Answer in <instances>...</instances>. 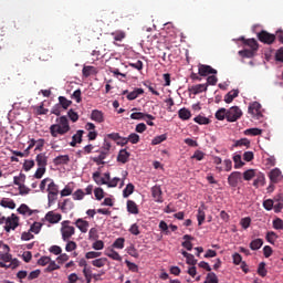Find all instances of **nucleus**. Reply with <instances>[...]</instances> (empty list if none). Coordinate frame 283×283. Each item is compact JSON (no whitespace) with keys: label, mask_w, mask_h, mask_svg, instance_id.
I'll use <instances>...</instances> for the list:
<instances>
[{"label":"nucleus","mask_w":283,"mask_h":283,"mask_svg":"<svg viewBox=\"0 0 283 283\" xmlns=\"http://www.w3.org/2000/svg\"><path fill=\"white\" fill-rule=\"evenodd\" d=\"M0 249H3V253H0V269H18L20 262L18 259H12V254H10V245L3 243L0 240Z\"/></svg>","instance_id":"1"},{"label":"nucleus","mask_w":283,"mask_h":283,"mask_svg":"<svg viewBox=\"0 0 283 283\" xmlns=\"http://www.w3.org/2000/svg\"><path fill=\"white\" fill-rule=\"evenodd\" d=\"M57 124H53L50 126V134L52 138H59V136H65L72 127H70V119L66 116H61L56 118Z\"/></svg>","instance_id":"2"},{"label":"nucleus","mask_w":283,"mask_h":283,"mask_svg":"<svg viewBox=\"0 0 283 283\" xmlns=\"http://www.w3.org/2000/svg\"><path fill=\"white\" fill-rule=\"evenodd\" d=\"M70 224H71L70 220L62 221L61 223L62 227L60 231H61L62 240L64 242H70V239L72 238V235L76 233V229Z\"/></svg>","instance_id":"3"},{"label":"nucleus","mask_w":283,"mask_h":283,"mask_svg":"<svg viewBox=\"0 0 283 283\" xmlns=\"http://www.w3.org/2000/svg\"><path fill=\"white\" fill-rule=\"evenodd\" d=\"M248 114L254 118V120H260L262 118V105L259 102H253L248 107Z\"/></svg>","instance_id":"4"},{"label":"nucleus","mask_w":283,"mask_h":283,"mask_svg":"<svg viewBox=\"0 0 283 283\" xmlns=\"http://www.w3.org/2000/svg\"><path fill=\"white\" fill-rule=\"evenodd\" d=\"M242 109L238 106H232L228 109L227 120L228 123H237L242 118Z\"/></svg>","instance_id":"5"},{"label":"nucleus","mask_w":283,"mask_h":283,"mask_svg":"<svg viewBox=\"0 0 283 283\" xmlns=\"http://www.w3.org/2000/svg\"><path fill=\"white\" fill-rule=\"evenodd\" d=\"M48 193L49 205L54 203L56 201V196H59V186L54 184V180H51L49 184Z\"/></svg>","instance_id":"6"},{"label":"nucleus","mask_w":283,"mask_h":283,"mask_svg":"<svg viewBox=\"0 0 283 283\" xmlns=\"http://www.w3.org/2000/svg\"><path fill=\"white\" fill-rule=\"evenodd\" d=\"M17 227H19V218L17 214L12 213L11 217L7 218L6 220L4 231L10 233V231H14Z\"/></svg>","instance_id":"7"},{"label":"nucleus","mask_w":283,"mask_h":283,"mask_svg":"<svg viewBox=\"0 0 283 283\" xmlns=\"http://www.w3.org/2000/svg\"><path fill=\"white\" fill-rule=\"evenodd\" d=\"M258 39L261 43H265L266 45L275 43V34H271L268 31H261L258 33Z\"/></svg>","instance_id":"8"},{"label":"nucleus","mask_w":283,"mask_h":283,"mask_svg":"<svg viewBox=\"0 0 283 283\" xmlns=\"http://www.w3.org/2000/svg\"><path fill=\"white\" fill-rule=\"evenodd\" d=\"M242 180V172L240 171H233L229 177H228V184L230 187H238V184Z\"/></svg>","instance_id":"9"},{"label":"nucleus","mask_w":283,"mask_h":283,"mask_svg":"<svg viewBox=\"0 0 283 283\" xmlns=\"http://www.w3.org/2000/svg\"><path fill=\"white\" fill-rule=\"evenodd\" d=\"M63 219V216L61 213H55L54 211H49L45 214L46 222H50V224H59V221Z\"/></svg>","instance_id":"10"},{"label":"nucleus","mask_w":283,"mask_h":283,"mask_svg":"<svg viewBox=\"0 0 283 283\" xmlns=\"http://www.w3.org/2000/svg\"><path fill=\"white\" fill-rule=\"evenodd\" d=\"M209 74H218V71L207 64H199V75L209 76Z\"/></svg>","instance_id":"11"},{"label":"nucleus","mask_w":283,"mask_h":283,"mask_svg":"<svg viewBox=\"0 0 283 283\" xmlns=\"http://www.w3.org/2000/svg\"><path fill=\"white\" fill-rule=\"evenodd\" d=\"M91 120H94V123H105V113L99 109H93L91 113Z\"/></svg>","instance_id":"12"},{"label":"nucleus","mask_w":283,"mask_h":283,"mask_svg":"<svg viewBox=\"0 0 283 283\" xmlns=\"http://www.w3.org/2000/svg\"><path fill=\"white\" fill-rule=\"evenodd\" d=\"M83 134H85V130H77L76 134L72 136V142L70 143V146L76 147V145H81V143H83Z\"/></svg>","instance_id":"13"},{"label":"nucleus","mask_w":283,"mask_h":283,"mask_svg":"<svg viewBox=\"0 0 283 283\" xmlns=\"http://www.w3.org/2000/svg\"><path fill=\"white\" fill-rule=\"evenodd\" d=\"M151 196L155 202H163V189H160V186H154L151 188Z\"/></svg>","instance_id":"14"},{"label":"nucleus","mask_w":283,"mask_h":283,"mask_svg":"<svg viewBox=\"0 0 283 283\" xmlns=\"http://www.w3.org/2000/svg\"><path fill=\"white\" fill-rule=\"evenodd\" d=\"M59 208L62 213H67V211H72V209H74V202L70 199H65L62 203H59Z\"/></svg>","instance_id":"15"},{"label":"nucleus","mask_w":283,"mask_h":283,"mask_svg":"<svg viewBox=\"0 0 283 283\" xmlns=\"http://www.w3.org/2000/svg\"><path fill=\"white\" fill-rule=\"evenodd\" d=\"M18 213H21V216H33V213H39V210H32L30 207H28V205L22 203L18 208Z\"/></svg>","instance_id":"16"},{"label":"nucleus","mask_w":283,"mask_h":283,"mask_svg":"<svg viewBox=\"0 0 283 283\" xmlns=\"http://www.w3.org/2000/svg\"><path fill=\"white\" fill-rule=\"evenodd\" d=\"M70 163V155H60L53 159V165L59 167L61 165H69Z\"/></svg>","instance_id":"17"},{"label":"nucleus","mask_w":283,"mask_h":283,"mask_svg":"<svg viewBox=\"0 0 283 283\" xmlns=\"http://www.w3.org/2000/svg\"><path fill=\"white\" fill-rule=\"evenodd\" d=\"M130 118L132 120H145V118H148L149 120H156V117L145 113H133Z\"/></svg>","instance_id":"18"},{"label":"nucleus","mask_w":283,"mask_h":283,"mask_svg":"<svg viewBox=\"0 0 283 283\" xmlns=\"http://www.w3.org/2000/svg\"><path fill=\"white\" fill-rule=\"evenodd\" d=\"M35 163L38 167H42V168L48 167V156L45 155V153L38 154L35 157Z\"/></svg>","instance_id":"19"},{"label":"nucleus","mask_w":283,"mask_h":283,"mask_svg":"<svg viewBox=\"0 0 283 283\" xmlns=\"http://www.w3.org/2000/svg\"><path fill=\"white\" fill-rule=\"evenodd\" d=\"M75 227H77L81 233H87V229H90V222L83 219H77L75 221Z\"/></svg>","instance_id":"20"},{"label":"nucleus","mask_w":283,"mask_h":283,"mask_svg":"<svg viewBox=\"0 0 283 283\" xmlns=\"http://www.w3.org/2000/svg\"><path fill=\"white\" fill-rule=\"evenodd\" d=\"M129 151L127 149H120L118 155H117V163H122L125 165L129 160Z\"/></svg>","instance_id":"21"},{"label":"nucleus","mask_w":283,"mask_h":283,"mask_svg":"<svg viewBox=\"0 0 283 283\" xmlns=\"http://www.w3.org/2000/svg\"><path fill=\"white\" fill-rule=\"evenodd\" d=\"M181 254L184 255V258H186V262L190 266H196L198 264V260H196V256H193V254L187 251H182Z\"/></svg>","instance_id":"22"},{"label":"nucleus","mask_w":283,"mask_h":283,"mask_svg":"<svg viewBox=\"0 0 283 283\" xmlns=\"http://www.w3.org/2000/svg\"><path fill=\"white\" fill-rule=\"evenodd\" d=\"M280 176H282V171L280 170V168H274L273 170H271L270 171L271 182H273L274 185H276V182H280Z\"/></svg>","instance_id":"23"},{"label":"nucleus","mask_w":283,"mask_h":283,"mask_svg":"<svg viewBox=\"0 0 283 283\" xmlns=\"http://www.w3.org/2000/svg\"><path fill=\"white\" fill-rule=\"evenodd\" d=\"M142 94H145V90L135 88L133 92L126 95V98L127 101H136V98H138V96H142Z\"/></svg>","instance_id":"24"},{"label":"nucleus","mask_w":283,"mask_h":283,"mask_svg":"<svg viewBox=\"0 0 283 283\" xmlns=\"http://www.w3.org/2000/svg\"><path fill=\"white\" fill-rule=\"evenodd\" d=\"M240 94V91L239 90H232L230 91L229 93L226 94L224 96V103H233V99L234 98H238Z\"/></svg>","instance_id":"25"},{"label":"nucleus","mask_w":283,"mask_h":283,"mask_svg":"<svg viewBox=\"0 0 283 283\" xmlns=\"http://www.w3.org/2000/svg\"><path fill=\"white\" fill-rule=\"evenodd\" d=\"M127 211H128V213H133L134 216H138L139 210H138V205H136V201H134V200H128L127 201Z\"/></svg>","instance_id":"26"},{"label":"nucleus","mask_w":283,"mask_h":283,"mask_svg":"<svg viewBox=\"0 0 283 283\" xmlns=\"http://www.w3.org/2000/svg\"><path fill=\"white\" fill-rule=\"evenodd\" d=\"M264 185H266V177H264V174H259L253 181V187L258 189L259 187H264Z\"/></svg>","instance_id":"27"},{"label":"nucleus","mask_w":283,"mask_h":283,"mask_svg":"<svg viewBox=\"0 0 283 283\" xmlns=\"http://www.w3.org/2000/svg\"><path fill=\"white\" fill-rule=\"evenodd\" d=\"M184 240L186 241L181 243V247H184V249H187V251H191V249H193V243H191L193 237H191L190 234H186L184 235Z\"/></svg>","instance_id":"28"},{"label":"nucleus","mask_w":283,"mask_h":283,"mask_svg":"<svg viewBox=\"0 0 283 283\" xmlns=\"http://www.w3.org/2000/svg\"><path fill=\"white\" fill-rule=\"evenodd\" d=\"M255 52L253 49H244L239 51V55L243 59H253L255 56Z\"/></svg>","instance_id":"29"},{"label":"nucleus","mask_w":283,"mask_h":283,"mask_svg":"<svg viewBox=\"0 0 283 283\" xmlns=\"http://www.w3.org/2000/svg\"><path fill=\"white\" fill-rule=\"evenodd\" d=\"M25 184V174L20 172L19 176L13 177V185L17 187H22Z\"/></svg>","instance_id":"30"},{"label":"nucleus","mask_w":283,"mask_h":283,"mask_svg":"<svg viewBox=\"0 0 283 283\" xmlns=\"http://www.w3.org/2000/svg\"><path fill=\"white\" fill-rule=\"evenodd\" d=\"M262 244H264V241L262 239H254L250 242V249L252 251H258L262 249Z\"/></svg>","instance_id":"31"},{"label":"nucleus","mask_w":283,"mask_h":283,"mask_svg":"<svg viewBox=\"0 0 283 283\" xmlns=\"http://www.w3.org/2000/svg\"><path fill=\"white\" fill-rule=\"evenodd\" d=\"M178 114L181 120H189V118H191V111H189L188 108H180Z\"/></svg>","instance_id":"32"},{"label":"nucleus","mask_w":283,"mask_h":283,"mask_svg":"<svg viewBox=\"0 0 283 283\" xmlns=\"http://www.w3.org/2000/svg\"><path fill=\"white\" fill-rule=\"evenodd\" d=\"M93 266H96V269H103L107 264V258H99L95 259L91 262Z\"/></svg>","instance_id":"33"},{"label":"nucleus","mask_w":283,"mask_h":283,"mask_svg":"<svg viewBox=\"0 0 283 283\" xmlns=\"http://www.w3.org/2000/svg\"><path fill=\"white\" fill-rule=\"evenodd\" d=\"M207 84H197L191 87L192 94H202V92H207Z\"/></svg>","instance_id":"34"},{"label":"nucleus","mask_w":283,"mask_h":283,"mask_svg":"<svg viewBox=\"0 0 283 283\" xmlns=\"http://www.w3.org/2000/svg\"><path fill=\"white\" fill-rule=\"evenodd\" d=\"M244 45H248L250 48V50H254L255 52H258V40L256 39H248V40H243Z\"/></svg>","instance_id":"35"},{"label":"nucleus","mask_w":283,"mask_h":283,"mask_svg":"<svg viewBox=\"0 0 283 283\" xmlns=\"http://www.w3.org/2000/svg\"><path fill=\"white\" fill-rule=\"evenodd\" d=\"M59 105L62 109H67L72 105V101L67 99L65 96H59Z\"/></svg>","instance_id":"36"},{"label":"nucleus","mask_w":283,"mask_h":283,"mask_svg":"<svg viewBox=\"0 0 283 283\" xmlns=\"http://www.w3.org/2000/svg\"><path fill=\"white\" fill-rule=\"evenodd\" d=\"M217 120H227V116H228V109L227 108H219L216 114H214Z\"/></svg>","instance_id":"37"},{"label":"nucleus","mask_w":283,"mask_h":283,"mask_svg":"<svg viewBox=\"0 0 283 283\" xmlns=\"http://www.w3.org/2000/svg\"><path fill=\"white\" fill-rule=\"evenodd\" d=\"M82 74H83V76H85V78H88V76H92V74H96V67L84 66L82 70Z\"/></svg>","instance_id":"38"},{"label":"nucleus","mask_w":283,"mask_h":283,"mask_svg":"<svg viewBox=\"0 0 283 283\" xmlns=\"http://www.w3.org/2000/svg\"><path fill=\"white\" fill-rule=\"evenodd\" d=\"M111 35L114 36V41H123V39L127 36V33H125V31L117 30L112 32Z\"/></svg>","instance_id":"39"},{"label":"nucleus","mask_w":283,"mask_h":283,"mask_svg":"<svg viewBox=\"0 0 283 283\" xmlns=\"http://www.w3.org/2000/svg\"><path fill=\"white\" fill-rule=\"evenodd\" d=\"M93 180L96 185H107V180L104 177H101V172L96 171L93 174Z\"/></svg>","instance_id":"40"},{"label":"nucleus","mask_w":283,"mask_h":283,"mask_svg":"<svg viewBox=\"0 0 283 283\" xmlns=\"http://www.w3.org/2000/svg\"><path fill=\"white\" fill-rule=\"evenodd\" d=\"M207 218V214L205 213V208L200 207L198 209L197 220L198 226L201 227L202 222H205V219Z\"/></svg>","instance_id":"41"},{"label":"nucleus","mask_w":283,"mask_h":283,"mask_svg":"<svg viewBox=\"0 0 283 283\" xmlns=\"http://www.w3.org/2000/svg\"><path fill=\"white\" fill-rule=\"evenodd\" d=\"M107 258H111V260H115L116 262H123V256L115 250H111L108 253H106Z\"/></svg>","instance_id":"42"},{"label":"nucleus","mask_w":283,"mask_h":283,"mask_svg":"<svg viewBox=\"0 0 283 283\" xmlns=\"http://www.w3.org/2000/svg\"><path fill=\"white\" fill-rule=\"evenodd\" d=\"M61 266L56 264L55 261H50L49 265L45 268L44 273H52V271H59Z\"/></svg>","instance_id":"43"},{"label":"nucleus","mask_w":283,"mask_h":283,"mask_svg":"<svg viewBox=\"0 0 283 283\" xmlns=\"http://www.w3.org/2000/svg\"><path fill=\"white\" fill-rule=\"evenodd\" d=\"M233 163H234V169H240V168L244 167V161H242L241 155H234Z\"/></svg>","instance_id":"44"},{"label":"nucleus","mask_w":283,"mask_h":283,"mask_svg":"<svg viewBox=\"0 0 283 283\" xmlns=\"http://www.w3.org/2000/svg\"><path fill=\"white\" fill-rule=\"evenodd\" d=\"M1 207H4V209H15L17 203H14V200H1L0 202Z\"/></svg>","instance_id":"45"},{"label":"nucleus","mask_w":283,"mask_h":283,"mask_svg":"<svg viewBox=\"0 0 283 283\" xmlns=\"http://www.w3.org/2000/svg\"><path fill=\"white\" fill-rule=\"evenodd\" d=\"M262 134V129L260 128H248L244 130L245 136H260Z\"/></svg>","instance_id":"46"},{"label":"nucleus","mask_w":283,"mask_h":283,"mask_svg":"<svg viewBox=\"0 0 283 283\" xmlns=\"http://www.w3.org/2000/svg\"><path fill=\"white\" fill-rule=\"evenodd\" d=\"M164 30L169 36H176V28L171 23H166Z\"/></svg>","instance_id":"47"},{"label":"nucleus","mask_w":283,"mask_h":283,"mask_svg":"<svg viewBox=\"0 0 283 283\" xmlns=\"http://www.w3.org/2000/svg\"><path fill=\"white\" fill-rule=\"evenodd\" d=\"M218 275H216V273L210 272L207 274L206 280L203 283H218Z\"/></svg>","instance_id":"48"},{"label":"nucleus","mask_w":283,"mask_h":283,"mask_svg":"<svg viewBox=\"0 0 283 283\" xmlns=\"http://www.w3.org/2000/svg\"><path fill=\"white\" fill-rule=\"evenodd\" d=\"M195 123H198V125H209V123H211V120L202 115H198L197 117H195Z\"/></svg>","instance_id":"49"},{"label":"nucleus","mask_w":283,"mask_h":283,"mask_svg":"<svg viewBox=\"0 0 283 283\" xmlns=\"http://www.w3.org/2000/svg\"><path fill=\"white\" fill-rule=\"evenodd\" d=\"M127 138L128 143H132V145H138V143H140V136L136 133H132Z\"/></svg>","instance_id":"50"},{"label":"nucleus","mask_w":283,"mask_h":283,"mask_svg":"<svg viewBox=\"0 0 283 283\" xmlns=\"http://www.w3.org/2000/svg\"><path fill=\"white\" fill-rule=\"evenodd\" d=\"M134 186L133 184H128L126 186V189L123 190V197L124 198H129L132 196V193H134Z\"/></svg>","instance_id":"51"},{"label":"nucleus","mask_w":283,"mask_h":283,"mask_svg":"<svg viewBox=\"0 0 283 283\" xmlns=\"http://www.w3.org/2000/svg\"><path fill=\"white\" fill-rule=\"evenodd\" d=\"M43 227V223L41 222H34L31 227H30V232L31 233H40L41 232V228Z\"/></svg>","instance_id":"52"},{"label":"nucleus","mask_w":283,"mask_h":283,"mask_svg":"<svg viewBox=\"0 0 283 283\" xmlns=\"http://www.w3.org/2000/svg\"><path fill=\"white\" fill-rule=\"evenodd\" d=\"M103 253L96 252V251H90L85 253V259L86 260H96V258H101Z\"/></svg>","instance_id":"53"},{"label":"nucleus","mask_w":283,"mask_h":283,"mask_svg":"<svg viewBox=\"0 0 283 283\" xmlns=\"http://www.w3.org/2000/svg\"><path fill=\"white\" fill-rule=\"evenodd\" d=\"M165 140H167V135L163 134V135L156 136L151 140V145H160V143H165Z\"/></svg>","instance_id":"54"},{"label":"nucleus","mask_w":283,"mask_h":283,"mask_svg":"<svg viewBox=\"0 0 283 283\" xmlns=\"http://www.w3.org/2000/svg\"><path fill=\"white\" fill-rule=\"evenodd\" d=\"M114 249H125V238H118L113 243Z\"/></svg>","instance_id":"55"},{"label":"nucleus","mask_w":283,"mask_h":283,"mask_svg":"<svg viewBox=\"0 0 283 283\" xmlns=\"http://www.w3.org/2000/svg\"><path fill=\"white\" fill-rule=\"evenodd\" d=\"M258 274L261 277H266V263L261 262L258 268Z\"/></svg>","instance_id":"56"},{"label":"nucleus","mask_w":283,"mask_h":283,"mask_svg":"<svg viewBox=\"0 0 283 283\" xmlns=\"http://www.w3.org/2000/svg\"><path fill=\"white\" fill-rule=\"evenodd\" d=\"M45 171H46V168L39 167L36 169L35 174L33 175V178H36V180H41V178H43V176H45Z\"/></svg>","instance_id":"57"},{"label":"nucleus","mask_w":283,"mask_h":283,"mask_svg":"<svg viewBox=\"0 0 283 283\" xmlns=\"http://www.w3.org/2000/svg\"><path fill=\"white\" fill-rule=\"evenodd\" d=\"M276 238H277V234L273 231L268 232L265 237L266 241L270 242V244H275Z\"/></svg>","instance_id":"58"},{"label":"nucleus","mask_w":283,"mask_h":283,"mask_svg":"<svg viewBox=\"0 0 283 283\" xmlns=\"http://www.w3.org/2000/svg\"><path fill=\"white\" fill-rule=\"evenodd\" d=\"M274 202L272 199H266L263 201V208L266 210V211H271L274 209Z\"/></svg>","instance_id":"59"},{"label":"nucleus","mask_w":283,"mask_h":283,"mask_svg":"<svg viewBox=\"0 0 283 283\" xmlns=\"http://www.w3.org/2000/svg\"><path fill=\"white\" fill-rule=\"evenodd\" d=\"M67 116H69L70 120H72V123H76L78 120V113H76L72 108L67 112Z\"/></svg>","instance_id":"60"},{"label":"nucleus","mask_w":283,"mask_h":283,"mask_svg":"<svg viewBox=\"0 0 283 283\" xmlns=\"http://www.w3.org/2000/svg\"><path fill=\"white\" fill-rule=\"evenodd\" d=\"M243 178L244 180H252L253 178H255V170L250 169L243 172Z\"/></svg>","instance_id":"61"},{"label":"nucleus","mask_w":283,"mask_h":283,"mask_svg":"<svg viewBox=\"0 0 283 283\" xmlns=\"http://www.w3.org/2000/svg\"><path fill=\"white\" fill-rule=\"evenodd\" d=\"M240 224H241L242 229H249L251 227V218L245 217V218L241 219Z\"/></svg>","instance_id":"62"},{"label":"nucleus","mask_w":283,"mask_h":283,"mask_svg":"<svg viewBox=\"0 0 283 283\" xmlns=\"http://www.w3.org/2000/svg\"><path fill=\"white\" fill-rule=\"evenodd\" d=\"M34 167V160H24V164H23V169L24 171H30V169H32Z\"/></svg>","instance_id":"63"},{"label":"nucleus","mask_w":283,"mask_h":283,"mask_svg":"<svg viewBox=\"0 0 283 283\" xmlns=\"http://www.w3.org/2000/svg\"><path fill=\"white\" fill-rule=\"evenodd\" d=\"M273 228L276 230H282L283 229V220L277 218L273 221Z\"/></svg>","instance_id":"64"}]
</instances>
